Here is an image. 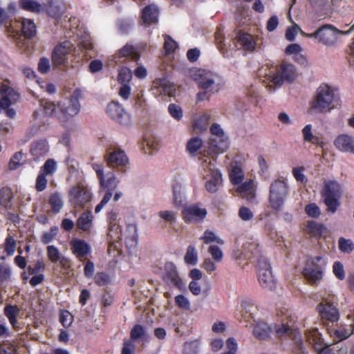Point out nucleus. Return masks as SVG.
Listing matches in <instances>:
<instances>
[{
  "mask_svg": "<svg viewBox=\"0 0 354 354\" xmlns=\"http://www.w3.org/2000/svg\"><path fill=\"white\" fill-rule=\"evenodd\" d=\"M259 75L266 87L272 92L275 87L281 86L285 80L292 82L295 80L296 71L292 64L282 63L279 66H262L259 71Z\"/></svg>",
  "mask_w": 354,
  "mask_h": 354,
  "instance_id": "obj_1",
  "label": "nucleus"
},
{
  "mask_svg": "<svg viewBox=\"0 0 354 354\" xmlns=\"http://www.w3.org/2000/svg\"><path fill=\"white\" fill-rule=\"evenodd\" d=\"M342 103L335 90L327 84L321 85L310 102V109L316 113H327L339 109Z\"/></svg>",
  "mask_w": 354,
  "mask_h": 354,
  "instance_id": "obj_2",
  "label": "nucleus"
},
{
  "mask_svg": "<svg viewBox=\"0 0 354 354\" xmlns=\"http://www.w3.org/2000/svg\"><path fill=\"white\" fill-rule=\"evenodd\" d=\"M201 166L204 178L210 177L205 183V188L210 193H215L222 183V176L216 168L212 158L204 156L201 158Z\"/></svg>",
  "mask_w": 354,
  "mask_h": 354,
  "instance_id": "obj_3",
  "label": "nucleus"
},
{
  "mask_svg": "<svg viewBox=\"0 0 354 354\" xmlns=\"http://www.w3.org/2000/svg\"><path fill=\"white\" fill-rule=\"evenodd\" d=\"M342 191L340 185L334 180L324 182V187L321 191V195L324 198L327 210L335 213L340 205Z\"/></svg>",
  "mask_w": 354,
  "mask_h": 354,
  "instance_id": "obj_4",
  "label": "nucleus"
},
{
  "mask_svg": "<svg viewBox=\"0 0 354 354\" xmlns=\"http://www.w3.org/2000/svg\"><path fill=\"white\" fill-rule=\"evenodd\" d=\"M190 75L196 82L198 86L203 89L209 90V92H213L214 90L217 91L219 89L221 78L212 72L195 69L191 71Z\"/></svg>",
  "mask_w": 354,
  "mask_h": 354,
  "instance_id": "obj_5",
  "label": "nucleus"
},
{
  "mask_svg": "<svg viewBox=\"0 0 354 354\" xmlns=\"http://www.w3.org/2000/svg\"><path fill=\"white\" fill-rule=\"evenodd\" d=\"M288 186L285 180H274L270 186L269 201L272 208L280 211L288 194Z\"/></svg>",
  "mask_w": 354,
  "mask_h": 354,
  "instance_id": "obj_6",
  "label": "nucleus"
},
{
  "mask_svg": "<svg viewBox=\"0 0 354 354\" xmlns=\"http://www.w3.org/2000/svg\"><path fill=\"white\" fill-rule=\"evenodd\" d=\"M6 28L8 35L13 37H19L21 34L26 39H31L37 32V27L33 20L25 18L21 21H11L10 26H6Z\"/></svg>",
  "mask_w": 354,
  "mask_h": 354,
  "instance_id": "obj_7",
  "label": "nucleus"
},
{
  "mask_svg": "<svg viewBox=\"0 0 354 354\" xmlns=\"http://www.w3.org/2000/svg\"><path fill=\"white\" fill-rule=\"evenodd\" d=\"M74 49L73 44L69 41H64L57 45L51 55L53 66L57 68L60 66H65Z\"/></svg>",
  "mask_w": 354,
  "mask_h": 354,
  "instance_id": "obj_8",
  "label": "nucleus"
},
{
  "mask_svg": "<svg viewBox=\"0 0 354 354\" xmlns=\"http://www.w3.org/2000/svg\"><path fill=\"white\" fill-rule=\"evenodd\" d=\"M212 138L209 140V149L214 153H223L229 147L228 138L218 124H213L210 127Z\"/></svg>",
  "mask_w": 354,
  "mask_h": 354,
  "instance_id": "obj_9",
  "label": "nucleus"
},
{
  "mask_svg": "<svg viewBox=\"0 0 354 354\" xmlns=\"http://www.w3.org/2000/svg\"><path fill=\"white\" fill-rule=\"evenodd\" d=\"M258 278L263 288L272 290L275 288V280L272 275L271 267L263 257L258 259Z\"/></svg>",
  "mask_w": 354,
  "mask_h": 354,
  "instance_id": "obj_10",
  "label": "nucleus"
},
{
  "mask_svg": "<svg viewBox=\"0 0 354 354\" xmlns=\"http://www.w3.org/2000/svg\"><path fill=\"white\" fill-rule=\"evenodd\" d=\"M39 104L40 108L35 110L32 114V125L38 128L47 122L48 117L52 116L56 109L54 103L44 100H41Z\"/></svg>",
  "mask_w": 354,
  "mask_h": 354,
  "instance_id": "obj_11",
  "label": "nucleus"
},
{
  "mask_svg": "<svg viewBox=\"0 0 354 354\" xmlns=\"http://www.w3.org/2000/svg\"><path fill=\"white\" fill-rule=\"evenodd\" d=\"M354 24L346 31L340 30L332 25H325L319 28V41L326 46H333L337 41V34L347 35L353 31Z\"/></svg>",
  "mask_w": 354,
  "mask_h": 354,
  "instance_id": "obj_12",
  "label": "nucleus"
},
{
  "mask_svg": "<svg viewBox=\"0 0 354 354\" xmlns=\"http://www.w3.org/2000/svg\"><path fill=\"white\" fill-rule=\"evenodd\" d=\"M91 198L90 192L84 185L72 187L68 192V201L75 207H84Z\"/></svg>",
  "mask_w": 354,
  "mask_h": 354,
  "instance_id": "obj_13",
  "label": "nucleus"
},
{
  "mask_svg": "<svg viewBox=\"0 0 354 354\" xmlns=\"http://www.w3.org/2000/svg\"><path fill=\"white\" fill-rule=\"evenodd\" d=\"M61 114L58 118L62 122H66L70 117L76 115L80 109L79 100L76 95H73L68 99H66L59 104Z\"/></svg>",
  "mask_w": 354,
  "mask_h": 354,
  "instance_id": "obj_14",
  "label": "nucleus"
},
{
  "mask_svg": "<svg viewBox=\"0 0 354 354\" xmlns=\"http://www.w3.org/2000/svg\"><path fill=\"white\" fill-rule=\"evenodd\" d=\"M93 169L95 171L100 187L104 190L113 192L115 189L119 181L113 172L108 171L104 174L102 166L96 163L93 165Z\"/></svg>",
  "mask_w": 354,
  "mask_h": 354,
  "instance_id": "obj_15",
  "label": "nucleus"
},
{
  "mask_svg": "<svg viewBox=\"0 0 354 354\" xmlns=\"http://www.w3.org/2000/svg\"><path fill=\"white\" fill-rule=\"evenodd\" d=\"M107 165L112 168L124 171L129 161L125 152L120 149L114 148L109 149L106 156Z\"/></svg>",
  "mask_w": 354,
  "mask_h": 354,
  "instance_id": "obj_16",
  "label": "nucleus"
},
{
  "mask_svg": "<svg viewBox=\"0 0 354 354\" xmlns=\"http://www.w3.org/2000/svg\"><path fill=\"white\" fill-rule=\"evenodd\" d=\"M305 334L306 341L313 346L317 354H330L328 346L330 344L324 342L317 328L308 329Z\"/></svg>",
  "mask_w": 354,
  "mask_h": 354,
  "instance_id": "obj_17",
  "label": "nucleus"
},
{
  "mask_svg": "<svg viewBox=\"0 0 354 354\" xmlns=\"http://www.w3.org/2000/svg\"><path fill=\"white\" fill-rule=\"evenodd\" d=\"M324 322L328 321L334 323L338 321L339 313L338 310L333 305L332 301L328 298H324L323 301L317 306Z\"/></svg>",
  "mask_w": 354,
  "mask_h": 354,
  "instance_id": "obj_18",
  "label": "nucleus"
},
{
  "mask_svg": "<svg viewBox=\"0 0 354 354\" xmlns=\"http://www.w3.org/2000/svg\"><path fill=\"white\" fill-rule=\"evenodd\" d=\"M106 113L116 122L127 126L131 123V115L116 102H111L106 107Z\"/></svg>",
  "mask_w": 354,
  "mask_h": 354,
  "instance_id": "obj_19",
  "label": "nucleus"
},
{
  "mask_svg": "<svg viewBox=\"0 0 354 354\" xmlns=\"http://www.w3.org/2000/svg\"><path fill=\"white\" fill-rule=\"evenodd\" d=\"M319 260V257L308 259L303 270L304 277L311 284L315 283L322 278V268L317 264Z\"/></svg>",
  "mask_w": 354,
  "mask_h": 354,
  "instance_id": "obj_20",
  "label": "nucleus"
},
{
  "mask_svg": "<svg viewBox=\"0 0 354 354\" xmlns=\"http://www.w3.org/2000/svg\"><path fill=\"white\" fill-rule=\"evenodd\" d=\"M207 214L205 208H201L197 205H191L185 207L182 212L183 218L185 222L200 221Z\"/></svg>",
  "mask_w": 354,
  "mask_h": 354,
  "instance_id": "obj_21",
  "label": "nucleus"
},
{
  "mask_svg": "<svg viewBox=\"0 0 354 354\" xmlns=\"http://www.w3.org/2000/svg\"><path fill=\"white\" fill-rule=\"evenodd\" d=\"M329 335L334 338L333 342H338L351 336L354 331V324H351L348 327L339 326L337 327H328Z\"/></svg>",
  "mask_w": 354,
  "mask_h": 354,
  "instance_id": "obj_22",
  "label": "nucleus"
},
{
  "mask_svg": "<svg viewBox=\"0 0 354 354\" xmlns=\"http://www.w3.org/2000/svg\"><path fill=\"white\" fill-rule=\"evenodd\" d=\"M1 97L0 99V106L2 109H8L12 104L15 103L19 98L12 88L3 85L1 88Z\"/></svg>",
  "mask_w": 354,
  "mask_h": 354,
  "instance_id": "obj_23",
  "label": "nucleus"
},
{
  "mask_svg": "<svg viewBox=\"0 0 354 354\" xmlns=\"http://www.w3.org/2000/svg\"><path fill=\"white\" fill-rule=\"evenodd\" d=\"M236 192L240 196L248 201H252L255 197V185L253 180L248 179L242 182L236 187Z\"/></svg>",
  "mask_w": 354,
  "mask_h": 354,
  "instance_id": "obj_24",
  "label": "nucleus"
},
{
  "mask_svg": "<svg viewBox=\"0 0 354 354\" xmlns=\"http://www.w3.org/2000/svg\"><path fill=\"white\" fill-rule=\"evenodd\" d=\"M334 144L342 151L353 152L354 151V140L351 136L341 134L336 138Z\"/></svg>",
  "mask_w": 354,
  "mask_h": 354,
  "instance_id": "obj_25",
  "label": "nucleus"
},
{
  "mask_svg": "<svg viewBox=\"0 0 354 354\" xmlns=\"http://www.w3.org/2000/svg\"><path fill=\"white\" fill-rule=\"evenodd\" d=\"M71 250L80 261L88 254L90 247L84 241L74 239L71 242Z\"/></svg>",
  "mask_w": 354,
  "mask_h": 354,
  "instance_id": "obj_26",
  "label": "nucleus"
},
{
  "mask_svg": "<svg viewBox=\"0 0 354 354\" xmlns=\"http://www.w3.org/2000/svg\"><path fill=\"white\" fill-rule=\"evenodd\" d=\"M153 85L160 95L174 96L175 94L174 85L167 80H156L153 82Z\"/></svg>",
  "mask_w": 354,
  "mask_h": 354,
  "instance_id": "obj_27",
  "label": "nucleus"
},
{
  "mask_svg": "<svg viewBox=\"0 0 354 354\" xmlns=\"http://www.w3.org/2000/svg\"><path fill=\"white\" fill-rule=\"evenodd\" d=\"M272 330V326L263 321H259L254 325L253 335L260 340H267L270 337Z\"/></svg>",
  "mask_w": 354,
  "mask_h": 354,
  "instance_id": "obj_28",
  "label": "nucleus"
},
{
  "mask_svg": "<svg viewBox=\"0 0 354 354\" xmlns=\"http://www.w3.org/2000/svg\"><path fill=\"white\" fill-rule=\"evenodd\" d=\"M236 38L244 50L253 51L255 49L257 43L252 35L248 33L240 32Z\"/></svg>",
  "mask_w": 354,
  "mask_h": 354,
  "instance_id": "obj_29",
  "label": "nucleus"
},
{
  "mask_svg": "<svg viewBox=\"0 0 354 354\" xmlns=\"http://www.w3.org/2000/svg\"><path fill=\"white\" fill-rule=\"evenodd\" d=\"M158 10L153 5L146 6L142 11V20L145 24H151L158 20Z\"/></svg>",
  "mask_w": 354,
  "mask_h": 354,
  "instance_id": "obj_30",
  "label": "nucleus"
},
{
  "mask_svg": "<svg viewBox=\"0 0 354 354\" xmlns=\"http://www.w3.org/2000/svg\"><path fill=\"white\" fill-rule=\"evenodd\" d=\"M12 198L13 194L10 188L3 187L0 189V205L7 211L11 210L12 208Z\"/></svg>",
  "mask_w": 354,
  "mask_h": 354,
  "instance_id": "obj_31",
  "label": "nucleus"
},
{
  "mask_svg": "<svg viewBox=\"0 0 354 354\" xmlns=\"http://www.w3.org/2000/svg\"><path fill=\"white\" fill-rule=\"evenodd\" d=\"M3 312L12 327L17 328V317L20 313V309L18 306L16 305L8 304L5 306Z\"/></svg>",
  "mask_w": 354,
  "mask_h": 354,
  "instance_id": "obj_32",
  "label": "nucleus"
},
{
  "mask_svg": "<svg viewBox=\"0 0 354 354\" xmlns=\"http://www.w3.org/2000/svg\"><path fill=\"white\" fill-rule=\"evenodd\" d=\"M165 268L167 270V279L175 286L180 288L183 286V282L180 279L174 264L171 263H167Z\"/></svg>",
  "mask_w": 354,
  "mask_h": 354,
  "instance_id": "obj_33",
  "label": "nucleus"
},
{
  "mask_svg": "<svg viewBox=\"0 0 354 354\" xmlns=\"http://www.w3.org/2000/svg\"><path fill=\"white\" fill-rule=\"evenodd\" d=\"M125 242L128 247L136 248L138 243L137 227L135 225H129L125 232Z\"/></svg>",
  "mask_w": 354,
  "mask_h": 354,
  "instance_id": "obj_34",
  "label": "nucleus"
},
{
  "mask_svg": "<svg viewBox=\"0 0 354 354\" xmlns=\"http://www.w3.org/2000/svg\"><path fill=\"white\" fill-rule=\"evenodd\" d=\"M48 151V146L45 141L34 142L30 148V152L35 158H39L46 154Z\"/></svg>",
  "mask_w": 354,
  "mask_h": 354,
  "instance_id": "obj_35",
  "label": "nucleus"
},
{
  "mask_svg": "<svg viewBox=\"0 0 354 354\" xmlns=\"http://www.w3.org/2000/svg\"><path fill=\"white\" fill-rule=\"evenodd\" d=\"M182 189V183L178 180H175L173 184V203L176 207H180L183 204Z\"/></svg>",
  "mask_w": 354,
  "mask_h": 354,
  "instance_id": "obj_36",
  "label": "nucleus"
},
{
  "mask_svg": "<svg viewBox=\"0 0 354 354\" xmlns=\"http://www.w3.org/2000/svg\"><path fill=\"white\" fill-rule=\"evenodd\" d=\"M48 203L50 205L51 211L55 214L59 213L64 205L62 198L57 192L52 193L49 196Z\"/></svg>",
  "mask_w": 354,
  "mask_h": 354,
  "instance_id": "obj_37",
  "label": "nucleus"
},
{
  "mask_svg": "<svg viewBox=\"0 0 354 354\" xmlns=\"http://www.w3.org/2000/svg\"><path fill=\"white\" fill-rule=\"evenodd\" d=\"M20 7L26 11L39 13L43 7L41 3L35 0H19Z\"/></svg>",
  "mask_w": 354,
  "mask_h": 354,
  "instance_id": "obj_38",
  "label": "nucleus"
},
{
  "mask_svg": "<svg viewBox=\"0 0 354 354\" xmlns=\"http://www.w3.org/2000/svg\"><path fill=\"white\" fill-rule=\"evenodd\" d=\"M306 230L310 235L318 237L322 235L326 228L320 223L315 221H308Z\"/></svg>",
  "mask_w": 354,
  "mask_h": 354,
  "instance_id": "obj_39",
  "label": "nucleus"
},
{
  "mask_svg": "<svg viewBox=\"0 0 354 354\" xmlns=\"http://www.w3.org/2000/svg\"><path fill=\"white\" fill-rule=\"evenodd\" d=\"M184 260L189 265L196 266L198 263V252L194 245H189L187 247Z\"/></svg>",
  "mask_w": 354,
  "mask_h": 354,
  "instance_id": "obj_40",
  "label": "nucleus"
},
{
  "mask_svg": "<svg viewBox=\"0 0 354 354\" xmlns=\"http://www.w3.org/2000/svg\"><path fill=\"white\" fill-rule=\"evenodd\" d=\"M210 120V115L204 113L199 117L194 124V129L197 132H203L207 129V125Z\"/></svg>",
  "mask_w": 354,
  "mask_h": 354,
  "instance_id": "obj_41",
  "label": "nucleus"
},
{
  "mask_svg": "<svg viewBox=\"0 0 354 354\" xmlns=\"http://www.w3.org/2000/svg\"><path fill=\"white\" fill-rule=\"evenodd\" d=\"M230 176L231 182L234 185H239L244 179V173L240 167L235 165L232 166Z\"/></svg>",
  "mask_w": 354,
  "mask_h": 354,
  "instance_id": "obj_42",
  "label": "nucleus"
},
{
  "mask_svg": "<svg viewBox=\"0 0 354 354\" xmlns=\"http://www.w3.org/2000/svg\"><path fill=\"white\" fill-rule=\"evenodd\" d=\"M92 214L90 212L82 214L77 221L78 227L84 231L88 230L91 226Z\"/></svg>",
  "mask_w": 354,
  "mask_h": 354,
  "instance_id": "obj_43",
  "label": "nucleus"
},
{
  "mask_svg": "<svg viewBox=\"0 0 354 354\" xmlns=\"http://www.w3.org/2000/svg\"><path fill=\"white\" fill-rule=\"evenodd\" d=\"M146 336V330L145 328L140 325L136 324L135 325L132 329L131 330L130 333V337L131 341H137L138 339H142Z\"/></svg>",
  "mask_w": 354,
  "mask_h": 354,
  "instance_id": "obj_44",
  "label": "nucleus"
},
{
  "mask_svg": "<svg viewBox=\"0 0 354 354\" xmlns=\"http://www.w3.org/2000/svg\"><path fill=\"white\" fill-rule=\"evenodd\" d=\"M120 57H130L132 60H138L140 55L136 49L131 46H124L119 52Z\"/></svg>",
  "mask_w": 354,
  "mask_h": 354,
  "instance_id": "obj_45",
  "label": "nucleus"
},
{
  "mask_svg": "<svg viewBox=\"0 0 354 354\" xmlns=\"http://www.w3.org/2000/svg\"><path fill=\"white\" fill-rule=\"evenodd\" d=\"M302 134L304 140L306 142H311L312 144H318L319 142V138L316 137L312 133L311 124L306 125L302 129Z\"/></svg>",
  "mask_w": 354,
  "mask_h": 354,
  "instance_id": "obj_46",
  "label": "nucleus"
},
{
  "mask_svg": "<svg viewBox=\"0 0 354 354\" xmlns=\"http://www.w3.org/2000/svg\"><path fill=\"white\" fill-rule=\"evenodd\" d=\"M201 239L203 240L205 244H209L214 242L220 245L224 243V241L221 238L218 237L213 232L209 230L205 231Z\"/></svg>",
  "mask_w": 354,
  "mask_h": 354,
  "instance_id": "obj_47",
  "label": "nucleus"
},
{
  "mask_svg": "<svg viewBox=\"0 0 354 354\" xmlns=\"http://www.w3.org/2000/svg\"><path fill=\"white\" fill-rule=\"evenodd\" d=\"M109 236L115 241H119L122 239V227L119 223H113L109 225Z\"/></svg>",
  "mask_w": 354,
  "mask_h": 354,
  "instance_id": "obj_48",
  "label": "nucleus"
},
{
  "mask_svg": "<svg viewBox=\"0 0 354 354\" xmlns=\"http://www.w3.org/2000/svg\"><path fill=\"white\" fill-rule=\"evenodd\" d=\"M24 156V155L21 152L15 153L9 162V169L10 170L17 169L22 164Z\"/></svg>",
  "mask_w": 354,
  "mask_h": 354,
  "instance_id": "obj_49",
  "label": "nucleus"
},
{
  "mask_svg": "<svg viewBox=\"0 0 354 354\" xmlns=\"http://www.w3.org/2000/svg\"><path fill=\"white\" fill-rule=\"evenodd\" d=\"M338 247L341 252L349 253L353 250V242L350 239L341 237L338 241Z\"/></svg>",
  "mask_w": 354,
  "mask_h": 354,
  "instance_id": "obj_50",
  "label": "nucleus"
},
{
  "mask_svg": "<svg viewBox=\"0 0 354 354\" xmlns=\"http://www.w3.org/2000/svg\"><path fill=\"white\" fill-rule=\"evenodd\" d=\"M56 167L55 161L53 159H48L46 161L40 172L44 173L45 175H52L55 171Z\"/></svg>",
  "mask_w": 354,
  "mask_h": 354,
  "instance_id": "obj_51",
  "label": "nucleus"
},
{
  "mask_svg": "<svg viewBox=\"0 0 354 354\" xmlns=\"http://www.w3.org/2000/svg\"><path fill=\"white\" fill-rule=\"evenodd\" d=\"M158 215L163 221L167 222L170 225H172L176 222V213L173 211H160L158 213Z\"/></svg>",
  "mask_w": 354,
  "mask_h": 354,
  "instance_id": "obj_52",
  "label": "nucleus"
},
{
  "mask_svg": "<svg viewBox=\"0 0 354 354\" xmlns=\"http://www.w3.org/2000/svg\"><path fill=\"white\" fill-rule=\"evenodd\" d=\"M47 254L49 260L53 263L57 262L62 256L58 249L54 245L47 247Z\"/></svg>",
  "mask_w": 354,
  "mask_h": 354,
  "instance_id": "obj_53",
  "label": "nucleus"
},
{
  "mask_svg": "<svg viewBox=\"0 0 354 354\" xmlns=\"http://www.w3.org/2000/svg\"><path fill=\"white\" fill-rule=\"evenodd\" d=\"M208 252L216 262L219 263L223 260V252L218 246L210 245L208 248Z\"/></svg>",
  "mask_w": 354,
  "mask_h": 354,
  "instance_id": "obj_54",
  "label": "nucleus"
},
{
  "mask_svg": "<svg viewBox=\"0 0 354 354\" xmlns=\"http://www.w3.org/2000/svg\"><path fill=\"white\" fill-rule=\"evenodd\" d=\"M95 282L100 286H106L111 281L110 277L105 272H98L95 276Z\"/></svg>",
  "mask_w": 354,
  "mask_h": 354,
  "instance_id": "obj_55",
  "label": "nucleus"
},
{
  "mask_svg": "<svg viewBox=\"0 0 354 354\" xmlns=\"http://www.w3.org/2000/svg\"><path fill=\"white\" fill-rule=\"evenodd\" d=\"M59 320L64 327L68 328L71 326L73 317L70 312L64 310L60 313Z\"/></svg>",
  "mask_w": 354,
  "mask_h": 354,
  "instance_id": "obj_56",
  "label": "nucleus"
},
{
  "mask_svg": "<svg viewBox=\"0 0 354 354\" xmlns=\"http://www.w3.org/2000/svg\"><path fill=\"white\" fill-rule=\"evenodd\" d=\"M306 213L310 217L317 218L321 214L319 207L315 203H310L305 207Z\"/></svg>",
  "mask_w": 354,
  "mask_h": 354,
  "instance_id": "obj_57",
  "label": "nucleus"
},
{
  "mask_svg": "<svg viewBox=\"0 0 354 354\" xmlns=\"http://www.w3.org/2000/svg\"><path fill=\"white\" fill-rule=\"evenodd\" d=\"M16 241L14 239V238L9 235L7 236L5 242V251L8 255H12L16 248Z\"/></svg>",
  "mask_w": 354,
  "mask_h": 354,
  "instance_id": "obj_58",
  "label": "nucleus"
},
{
  "mask_svg": "<svg viewBox=\"0 0 354 354\" xmlns=\"http://www.w3.org/2000/svg\"><path fill=\"white\" fill-rule=\"evenodd\" d=\"M202 146V140L198 138H192L187 145V149L190 153H195Z\"/></svg>",
  "mask_w": 354,
  "mask_h": 354,
  "instance_id": "obj_59",
  "label": "nucleus"
},
{
  "mask_svg": "<svg viewBox=\"0 0 354 354\" xmlns=\"http://www.w3.org/2000/svg\"><path fill=\"white\" fill-rule=\"evenodd\" d=\"M274 330L277 337H281L284 335H290L293 333L294 329L290 326L283 324L281 326L274 325Z\"/></svg>",
  "mask_w": 354,
  "mask_h": 354,
  "instance_id": "obj_60",
  "label": "nucleus"
},
{
  "mask_svg": "<svg viewBox=\"0 0 354 354\" xmlns=\"http://www.w3.org/2000/svg\"><path fill=\"white\" fill-rule=\"evenodd\" d=\"M169 112L171 115L177 120H179L183 117V111L180 106L175 104H171L168 108Z\"/></svg>",
  "mask_w": 354,
  "mask_h": 354,
  "instance_id": "obj_61",
  "label": "nucleus"
},
{
  "mask_svg": "<svg viewBox=\"0 0 354 354\" xmlns=\"http://www.w3.org/2000/svg\"><path fill=\"white\" fill-rule=\"evenodd\" d=\"M44 173H41L38 175L36 179L35 189L38 192L44 190L47 185V179L46 178Z\"/></svg>",
  "mask_w": 354,
  "mask_h": 354,
  "instance_id": "obj_62",
  "label": "nucleus"
},
{
  "mask_svg": "<svg viewBox=\"0 0 354 354\" xmlns=\"http://www.w3.org/2000/svg\"><path fill=\"white\" fill-rule=\"evenodd\" d=\"M241 307L245 310L246 313H250V315L256 308L254 301L250 298H245L241 301Z\"/></svg>",
  "mask_w": 354,
  "mask_h": 354,
  "instance_id": "obj_63",
  "label": "nucleus"
},
{
  "mask_svg": "<svg viewBox=\"0 0 354 354\" xmlns=\"http://www.w3.org/2000/svg\"><path fill=\"white\" fill-rule=\"evenodd\" d=\"M301 31H302V30L300 28V27L295 24L293 26H292V27L287 29L286 32V38L288 41H293L297 33H301Z\"/></svg>",
  "mask_w": 354,
  "mask_h": 354,
  "instance_id": "obj_64",
  "label": "nucleus"
}]
</instances>
